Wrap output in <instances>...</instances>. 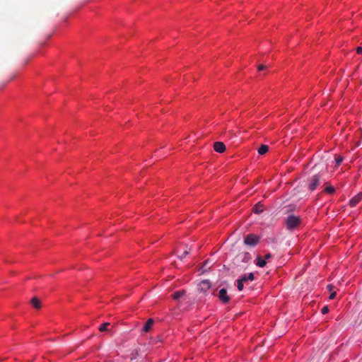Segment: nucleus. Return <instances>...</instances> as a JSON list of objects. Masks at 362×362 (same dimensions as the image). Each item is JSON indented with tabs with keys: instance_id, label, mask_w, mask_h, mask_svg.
<instances>
[{
	"instance_id": "obj_14",
	"label": "nucleus",
	"mask_w": 362,
	"mask_h": 362,
	"mask_svg": "<svg viewBox=\"0 0 362 362\" xmlns=\"http://www.w3.org/2000/svg\"><path fill=\"white\" fill-rule=\"evenodd\" d=\"M252 211L255 214H259L261 213L262 211H263V208H262V206L260 205V204H256L253 209H252Z\"/></svg>"
},
{
	"instance_id": "obj_21",
	"label": "nucleus",
	"mask_w": 362,
	"mask_h": 362,
	"mask_svg": "<svg viewBox=\"0 0 362 362\" xmlns=\"http://www.w3.org/2000/svg\"><path fill=\"white\" fill-rule=\"evenodd\" d=\"M356 52L358 54H362V47H358L356 48Z\"/></svg>"
},
{
	"instance_id": "obj_7",
	"label": "nucleus",
	"mask_w": 362,
	"mask_h": 362,
	"mask_svg": "<svg viewBox=\"0 0 362 362\" xmlns=\"http://www.w3.org/2000/svg\"><path fill=\"white\" fill-rule=\"evenodd\" d=\"M214 150L218 153H223L226 150V146L222 142H215L214 144Z\"/></svg>"
},
{
	"instance_id": "obj_3",
	"label": "nucleus",
	"mask_w": 362,
	"mask_h": 362,
	"mask_svg": "<svg viewBox=\"0 0 362 362\" xmlns=\"http://www.w3.org/2000/svg\"><path fill=\"white\" fill-rule=\"evenodd\" d=\"M211 284L209 280H204V281H202L198 284V289L200 291L206 292L211 288Z\"/></svg>"
},
{
	"instance_id": "obj_1",
	"label": "nucleus",
	"mask_w": 362,
	"mask_h": 362,
	"mask_svg": "<svg viewBox=\"0 0 362 362\" xmlns=\"http://www.w3.org/2000/svg\"><path fill=\"white\" fill-rule=\"evenodd\" d=\"M300 223V219L298 216L289 215L286 220V226L288 230H293Z\"/></svg>"
},
{
	"instance_id": "obj_11",
	"label": "nucleus",
	"mask_w": 362,
	"mask_h": 362,
	"mask_svg": "<svg viewBox=\"0 0 362 362\" xmlns=\"http://www.w3.org/2000/svg\"><path fill=\"white\" fill-rule=\"evenodd\" d=\"M185 293V291L184 290L182 291H177L174 293L173 298L175 300H179L182 296H183Z\"/></svg>"
},
{
	"instance_id": "obj_5",
	"label": "nucleus",
	"mask_w": 362,
	"mask_h": 362,
	"mask_svg": "<svg viewBox=\"0 0 362 362\" xmlns=\"http://www.w3.org/2000/svg\"><path fill=\"white\" fill-rule=\"evenodd\" d=\"M320 183V177L317 175H315L313 177L311 182L309 185V189L311 191L315 190Z\"/></svg>"
},
{
	"instance_id": "obj_10",
	"label": "nucleus",
	"mask_w": 362,
	"mask_h": 362,
	"mask_svg": "<svg viewBox=\"0 0 362 362\" xmlns=\"http://www.w3.org/2000/svg\"><path fill=\"white\" fill-rule=\"evenodd\" d=\"M267 264L265 259H262L260 256H257L256 259V264L259 267H264Z\"/></svg>"
},
{
	"instance_id": "obj_24",
	"label": "nucleus",
	"mask_w": 362,
	"mask_h": 362,
	"mask_svg": "<svg viewBox=\"0 0 362 362\" xmlns=\"http://www.w3.org/2000/svg\"><path fill=\"white\" fill-rule=\"evenodd\" d=\"M271 257V255L270 254H267L264 257V259H269Z\"/></svg>"
},
{
	"instance_id": "obj_16",
	"label": "nucleus",
	"mask_w": 362,
	"mask_h": 362,
	"mask_svg": "<svg viewBox=\"0 0 362 362\" xmlns=\"http://www.w3.org/2000/svg\"><path fill=\"white\" fill-rule=\"evenodd\" d=\"M237 287H238V289L239 291H242L243 289V287H244V283H243L242 281H240V280L238 279L237 281Z\"/></svg>"
},
{
	"instance_id": "obj_12",
	"label": "nucleus",
	"mask_w": 362,
	"mask_h": 362,
	"mask_svg": "<svg viewBox=\"0 0 362 362\" xmlns=\"http://www.w3.org/2000/svg\"><path fill=\"white\" fill-rule=\"evenodd\" d=\"M31 303H32L33 306L37 309H39L40 308V301L36 297H34L32 298Z\"/></svg>"
},
{
	"instance_id": "obj_13",
	"label": "nucleus",
	"mask_w": 362,
	"mask_h": 362,
	"mask_svg": "<svg viewBox=\"0 0 362 362\" xmlns=\"http://www.w3.org/2000/svg\"><path fill=\"white\" fill-rule=\"evenodd\" d=\"M269 150V146H267V145H262L259 149H258V153L260 155H264Z\"/></svg>"
},
{
	"instance_id": "obj_18",
	"label": "nucleus",
	"mask_w": 362,
	"mask_h": 362,
	"mask_svg": "<svg viewBox=\"0 0 362 362\" xmlns=\"http://www.w3.org/2000/svg\"><path fill=\"white\" fill-rule=\"evenodd\" d=\"M335 161H336V165H339L341 164V163L343 161V158L342 157H339V158L335 159Z\"/></svg>"
},
{
	"instance_id": "obj_20",
	"label": "nucleus",
	"mask_w": 362,
	"mask_h": 362,
	"mask_svg": "<svg viewBox=\"0 0 362 362\" xmlns=\"http://www.w3.org/2000/svg\"><path fill=\"white\" fill-rule=\"evenodd\" d=\"M321 312L322 314H326L329 312V308L327 306H325L322 308Z\"/></svg>"
},
{
	"instance_id": "obj_15",
	"label": "nucleus",
	"mask_w": 362,
	"mask_h": 362,
	"mask_svg": "<svg viewBox=\"0 0 362 362\" xmlns=\"http://www.w3.org/2000/svg\"><path fill=\"white\" fill-rule=\"evenodd\" d=\"M110 325L109 322H105V323H103L100 325V327H99V329L100 332H104V331H106L107 329V327Z\"/></svg>"
},
{
	"instance_id": "obj_19",
	"label": "nucleus",
	"mask_w": 362,
	"mask_h": 362,
	"mask_svg": "<svg viewBox=\"0 0 362 362\" xmlns=\"http://www.w3.org/2000/svg\"><path fill=\"white\" fill-rule=\"evenodd\" d=\"M189 253V252L186 250V251H185L182 255H179V258H180V259H183V258H185V257H186V255H187Z\"/></svg>"
},
{
	"instance_id": "obj_2",
	"label": "nucleus",
	"mask_w": 362,
	"mask_h": 362,
	"mask_svg": "<svg viewBox=\"0 0 362 362\" xmlns=\"http://www.w3.org/2000/svg\"><path fill=\"white\" fill-rule=\"evenodd\" d=\"M259 238L257 235L250 234L245 237L244 243L249 246H255L259 243Z\"/></svg>"
},
{
	"instance_id": "obj_23",
	"label": "nucleus",
	"mask_w": 362,
	"mask_h": 362,
	"mask_svg": "<svg viewBox=\"0 0 362 362\" xmlns=\"http://www.w3.org/2000/svg\"><path fill=\"white\" fill-rule=\"evenodd\" d=\"M265 69V66L264 65H259L258 66V71H259L263 70V69Z\"/></svg>"
},
{
	"instance_id": "obj_22",
	"label": "nucleus",
	"mask_w": 362,
	"mask_h": 362,
	"mask_svg": "<svg viewBox=\"0 0 362 362\" xmlns=\"http://www.w3.org/2000/svg\"><path fill=\"white\" fill-rule=\"evenodd\" d=\"M336 296V292H332L329 296V299H334Z\"/></svg>"
},
{
	"instance_id": "obj_17",
	"label": "nucleus",
	"mask_w": 362,
	"mask_h": 362,
	"mask_svg": "<svg viewBox=\"0 0 362 362\" xmlns=\"http://www.w3.org/2000/svg\"><path fill=\"white\" fill-rule=\"evenodd\" d=\"M325 192L329 193V194H332L334 192V189L333 187L332 186H329V187H327L325 188Z\"/></svg>"
},
{
	"instance_id": "obj_8",
	"label": "nucleus",
	"mask_w": 362,
	"mask_h": 362,
	"mask_svg": "<svg viewBox=\"0 0 362 362\" xmlns=\"http://www.w3.org/2000/svg\"><path fill=\"white\" fill-rule=\"evenodd\" d=\"M238 280L244 283V284L247 281H252L254 280V274L250 273L248 274H244Z\"/></svg>"
},
{
	"instance_id": "obj_9",
	"label": "nucleus",
	"mask_w": 362,
	"mask_h": 362,
	"mask_svg": "<svg viewBox=\"0 0 362 362\" xmlns=\"http://www.w3.org/2000/svg\"><path fill=\"white\" fill-rule=\"evenodd\" d=\"M153 324V320L152 319H148L147 320V322H146V324L144 325V326L143 327V332H147L150 330V329L151 328L152 325Z\"/></svg>"
},
{
	"instance_id": "obj_4",
	"label": "nucleus",
	"mask_w": 362,
	"mask_h": 362,
	"mask_svg": "<svg viewBox=\"0 0 362 362\" xmlns=\"http://www.w3.org/2000/svg\"><path fill=\"white\" fill-rule=\"evenodd\" d=\"M218 298L223 303H226L229 301L230 298L227 294V291L226 288H221L219 291Z\"/></svg>"
},
{
	"instance_id": "obj_25",
	"label": "nucleus",
	"mask_w": 362,
	"mask_h": 362,
	"mask_svg": "<svg viewBox=\"0 0 362 362\" xmlns=\"http://www.w3.org/2000/svg\"><path fill=\"white\" fill-rule=\"evenodd\" d=\"M327 288L329 291H331L332 289V285H328L327 286Z\"/></svg>"
},
{
	"instance_id": "obj_6",
	"label": "nucleus",
	"mask_w": 362,
	"mask_h": 362,
	"mask_svg": "<svg viewBox=\"0 0 362 362\" xmlns=\"http://www.w3.org/2000/svg\"><path fill=\"white\" fill-rule=\"evenodd\" d=\"M362 200V193H358L356 196H354L349 201V205L351 206H355L357 204H358Z\"/></svg>"
}]
</instances>
